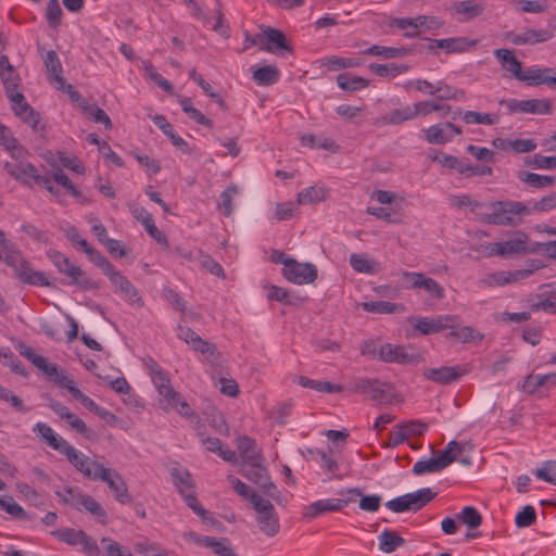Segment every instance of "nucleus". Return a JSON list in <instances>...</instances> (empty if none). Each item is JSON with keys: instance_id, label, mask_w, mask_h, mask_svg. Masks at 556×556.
Here are the masks:
<instances>
[{"instance_id": "obj_1", "label": "nucleus", "mask_w": 556, "mask_h": 556, "mask_svg": "<svg viewBox=\"0 0 556 556\" xmlns=\"http://www.w3.org/2000/svg\"><path fill=\"white\" fill-rule=\"evenodd\" d=\"M33 431L37 433L49 447L64 455L67 462L87 479L94 481L101 469L104 467L103 464L98 460L90 459L86 454L76 450L47 424L37 422L33 427Z\"/></svg>"}, {"instance_id": "obj_2", "label": "nucleus", "mask_w": 556, "mask_h": 556, "mask_svg": "<svg viewBox=\"0 0 556 556\" xmlns=\"http://www.w3.org/2000/svg\"><path fill=\"white\" fill-rule=\"evenodd\" d=\"M491 212L482 215L489 225L516 227L521 225L522 216L530 215L531 208L519 201H496L490 203Z\"/></svg>"}, {"instance_id": "obj_3", "label": "nucleus", "mask_w": 556, "mask_h": 556, "mask_svg": "<svg viewBox=\"0 0 556 556\" xmlns=\"http://www.w3.org/2000/svg\"><path fill=\"white\" fill-rule=\"evenodd\" d=\"M464 451V445L457 441H450L438 456L429 459H420L413 466V472L417 476L439 472L455 462Z\"/></svg>"}, {"instance_id": "obj_4", "label": "nucleus", "mask_w": 556, "mask_h": 556, "mask_svg": "<svg viewBox=\"0 0 556 556\" xmlns=\"http://www.w3.org/2000/svg\"><path fill=\"white\" fill-rule=\"evenodd\" d=\"M252 508L258 530L268 538L276 536L280 531V520L271 502L261 495H253Z\"/></svg>"}, {"instance_id": "obj_5", "label": "nucleus", "mask_w": 556, "mask_h": 556, "mask_svg": "<svg viewBox=\"0 0 556 556\" xmlns=\"http://www.w3.org/2000/svg\"><path fill=\"white\" fill-rule=\"evenodd\" d=\"M351 389L357 393L366 394L371 401L378 404H389L393 400V387L390 383L382 382L378 379L366 377L355 378L351 382Z\"/></svg>"}, {"instance_id": "obj_6", "label": "nucleus", "mask_w": 556, "mask_h": 556, "mask_svg": "<svg viewBox=\"0 0 556 556\" xmlns=\"http://www.w3.org/2000/svg\"><path fill=\"white\" fill-rule=\"evenodd\" d=\"M49 260L58 268L59 273L65 275L71 279L73 285L83 289H91L94 283L86 276L80 266L72 263L68 257L55 250L47 252Z\"/></svg>"}, {"instance_id": "obj_7", "label": "nucleus", "mask_w": 556, "mask_h": 556, "mask_svg": "<svg viewBox=\"0 0 556 556\" xmlns=\"http://www.w3.org/2000/svg\"><path fill=\"white\" fill-rule=\"evenodd\" d=\"M434 496L435 493H433L430 488H422L416 492L406 493L388 501L386 507L393 513H403L406 510L417 511L431 502Z\"/></svg>"}, {"instance_id": "obj_8", "label": "nucleus", "mask_w": 556, "mask_h": 556, "mask_svg": "<svg viewBox=\"0 0 556 556\" xmlns=\"http://www.w3.org/2000/svg\"><path fill=\"white\" fill-rule=\"evenodd\" d=\"M241 472L247 479L256 484L267 496L271 498L278 497L279 491L270 481L268 471L263 465V462H256V464H243Z\"/></svg>"}, {"instance_id": "obj_9", "label": "nucleus", "mask_w": 556, "mask_h": 556, "mask_svg": "<svg viewBox=\"0 0 556 556\" xmlns=\"http://www.w3.org/2000/svg\"><path fill=\"white\" fill-rule=\"evenodd\" d=\"M528 241V235L522 231H518L511 239L490 243L488 245L489 254L508 257L515 254L531 253V243Z\"/></svg>"}, {"instance_id": "obj_10", "label": "nucleus", "mask_w": 556, "mask_h": 556, "mask_svg": "<svg viewBox=\"0 0 556 556\" xmlns=\"http://www.w3.org/2000/svg\"><path fill=\"white\" fill-rule=\"evenodd\" d=\"M412 325L421 334L428 336L446 329H454L458 325V316L437 315L432 317H417L412 319Z\"/></svg>"}, {"instance_id": "obj_11", "label": "nucleus", "mask_w": 556, "mask_h": 556, "mask_svg": "<svg viewBox=\"0 0 556 556\" xmlns=\"http://www.w3.org/2000/svg\"><path fill=\"white\" fill-rule=\"evenodd\" d=\"M501 104L505 105L510 113L519 112L538 115H548L552 113V102L548 99H508L502 100Z\"/></svg>"}, {"instance_id": "obj_12", "label": "nucleus", "mask_w": 556, "mask_h": 556, "mask_svg": "<svg viewBox=\"0 0 556 556\" xmlns=\"http://www.w3.org/2000/svg\"><path fill=\"white\" fill-rule=\"evenodd\" d=\"M94 481L106 483L118 503L125 505L131 502L132 498L128 492V488L122 476L115 469L104 466Z\"/></svg>"}, {"instance_id": "obj_13", "label": "nucleus", "mask_w": 556, "mask_h": 556, "mask_svg": "<svg viewBox=\"0 0 556 556\" xmlns=\"http://www.w3.org/2000/svg\"><path fill=\"white\" fill-rule=\"evenodd\" d=\"M471 367L469 364H459L455 366H442L439 368H427L424 370V377L427 380L439 384H450L460 377L469 374Z\"/></svg>"}, {"instance_id": "obj_14", "label": "nucleus", "mask_w": 556, "mask_h": 556, "mask_svg": "<svg viewBox=\"0 0 556 556\" xmlns=\"http://www.w3.org/2000/svg\"><path fill=\"white\" fill-rule=\"evenodd\" d=\"M283 277L295 285H307L317 278V267L311 263H299L294 258L282 268Z\"/></svg>"}, {"instance_id": "obj_15", "label": "nucleus", "mask_w": 556, "mask_h": 556, "mask_svg": "<svg viewBox=\"0 0 556 556\" xmlns=\"http://www.w3.org/2000/svg\"><path fill=\"white\" fill-rule=\"evenodd\" d=\"M507 37L513 45L533 46L551 40L554 37V31L548 28H526L519 34H508Z\"/></svg>"}, {"instance_id": "obj_16", "label": "nucleus", "mask_w": 556, "mask_h": 556, "mask_svg": "<svg viewBox=\"0 0 556 556\" xmlns=\"http://www.w3.org/2000/svg\"><path fill=\"white\" fill-rule=\"evenodd\" d=\"M108 277L115 291L119 292L126 301L136 303L139 306L143 305L142 298L139 295L137 288L121 271L114 269Z\"/></svg>"}, {"instance_id": "obj_17", "label": "nucleus", "mask_w": 556, "mask_h": 556, "mask_svg": "<svg viewBox=\"0 0 556 556\" xmlns=\"http://www.w3.org/2000/svg\"><path fill=\"white\" fill-rule=\"evenodd\" d=\"M532 274L531 269H517L513 271H497L485 276L480 282L486 287L505 286L507 283L528 278Z\"/></svg>"}, {"instance_id": "obj_18", "label": "nucleus", "mask_w": 556, "mask_h": 556, "mask_svg": "<svg viewBox=\"0 0 556 556\" xmlns=\"http://www.w3.org/2000/svg\"><path fill=\"white\" fill-rule=\"evenodd\" d=\"M16 277L24 283L37 285V286H49V281L43 273L34 271L30 267L29 262L23 256L13 267Z\"/></svg>"}, {"instance_id": "obj_19", "label": "nucleus", "mask_w": 556, "mask_h": 556, "mask_svg": "<svg viewBox=\"0 0 556 556\" xmlns=\"http://www.w3.org/2000/svg\"><path fill=\"white\" fill-rule=\"evenodd\" d=\"M392 25L401 29H406L407 27H410V30L405 31L404 36L407 38H414L418 35L419 27L426 26L427 28H431L432 26H439L440 23L434 17L420 15L415 18H395L392 22Z\"/></svg>"}, {"instance_id": "obj_20", "label": "nucleus", "mask_w": 556, "mask_h": 556, "mask_svg": "<svg viewBox=\"0 0 556 556\" xmlns=\"http://www.w3.org/2000/svg\"><path fill=\"white\" fill-rule=\"evenodd\" d=\"M4 169L16 180L28 184L29 179H36L39 175L38 169L29 162L22 161L20 163L5 162Z\"/></svg>"}, {"instance_id": "obj_21", "label": "nucleus", "mask_w": 556, "mask_h": 556, "mask_svg": "<svg viewBox=\"0 0 556 556\" xmlns=\"http://www.w3.org/2000/svg\"><path fill=\"white\" fill-rule=\"evenodd\" d=\"M43 63L50 74L51 84H53L55 88L64 90L65 79L62 76L63 67L56 52L53 50L48 51L43 59Z\"/></svg>"}, {"instance_id": "obj_22", "label": "nucleus", "mask_w": 556, "mask_h": 556, "mask_svg": "<svg viewBox=\"0 0 556 556\" xmlns=\"http://www.w3.org/2000/svg\"><path fill=\"white\" fill-rule=\"evenodd\" d=\"M237 447L243 458V464H256V462H264L261 451L256 446L255 440L248 435L239 437L237 440Z\"/></svg>"}, {"instance_id": "obj_23", "label": "nucleus", "mask_w": 556, "mask_h": 556, "mask_svg": "<svg viewBox=\"0 0 556 556\" xmlns=\"http://www.w3.org/2000/svg\"><path fill=\"white\" fill-rule=\"evenodd\" d=\"M153 123L166 135L172 144L184 153L191 154L193 149L189 147L184 138L175 134L173 126L165 119L163 115H154L152 117Z\"/></svg>"}, {"instance_id": "obj_24", "label": "nucleus", "mask_w": 556, "mask_h": 556, "mask_svg": "<svg viewBox=\"0 0 556 556\" xmlns=\"http://www.w3.org/2000/svg\"><path fill=\"white\" fill-rule=\"evenodd\" d=\"M350 500L351 498H327L316 501L309 505L307 516L315 518L320 514L340 510L350 503Z\"/></svg>"}, {"instance_id": "obj_25", "label": "nucleus", "mask_w": 556, "mask_h": 556, "mask_svg": "<svg viewBox=\"0 0 556 556\" xmlns=\"http://www.w3.org/2000/svg\"><path fill=\"white\" fill-rule=\"evenodd\" d=\"M452 10L456 15L460 16L459 21L468 22L483 14L484 7L475 0H464L455 2L452 5Z\"/></svg>"}, {"instance_id": "obj_26", "label": "nucleus", "mask_w": 556, "mask_h": 556, "mask_svg": "<svg viewBox=\"0 0 556 556\" xmlns=\"http://www.w3.org/2000/svg\"><path fill=\"white\" fill-rule=\"evenodd\" d=\"M264 45H270L275 51L269 52L278 55H281L282 51L292 50L286 35L281 30L271 27L264 29Z\"/></svg>"}, {"instance_id": "obj_27", "label": "nucleus", "mask_w": 556, "mask_h": 556, "mask_svg": "<svg viewBox=\"0 0 556 556\" xmlns=\"http://www.w3.org/2000/svg\"><path fill=\"white\" fill-rule=\"evenodd\" d=\"M494 55L502 67L507 71L510 77L517 79L521 72V63L516 59L514 52L509 49L501 48L494 50Z\"/></svg>"}, {"instance_id": "obj_28", "label": "nucleus", "mask_w": 556, "mask_h": 556, "mask_svg": "<svg viewBox=\"0 0 556 556\" xmlns=\"http://www.w3.org/2000/svg\"><path fill=\"white\" fill-rule=\"evenodd\" d=\"M438 48L444 49L448 53L463 52L478 45V39H469L467 37L446 38L434 40Z\"/></svg>"}, {"instance_id": "obj_29", "label": "nucleus", "mask_w": 556, "mask_h": 556, "mask_svg": "<svg viewBox=\"0 0 556 556\" xmlns=\"http://www.w3.org/2000/svg\"><path fill=\"white\" fill-rule=\"evenodd\" d=\"M456 115H460L462 119L466 124H482V125H494L500 121V116L497 114H489L477 111H465L462 112L459 109L457 112H454L452 118L455 119Z\"/></svg>"}, {"instance_id": "obj_30", "label": "nucleus", "mask_w": 556, "mask_h": 556, "mask_svg": "<svg viewBox=\"0 0 556 556\" xmlns=\"http://www.w3.org/2000/svg\"><path fill=\"white\" fill-rule=\"evenodd\" d=\"M446 122L438 123L424 129L425 140L430 144H445L451 142Z\"/></svg>"}, {"instance_id": "obj_31", "label": "nucleus", "mask_w": 556, "mask_h": 556, "mask_svg": "<svg viewBox=\"0 0 556 556\" xmlns=\"http://www.w3.org/2000/svg\"><path fill=\"white\" fill-rule=\"evenodd\" d=\"M552 73L553 68H526L521 70L517 79L529 86L548 85V75Z\"/></svg>"}, {"instance_id": "obj_32", "label": "nucleus", "mask_w": 556, "mask_h": 556, "mask_svg": "<svg viewBox=\"0 0 556 556\" xmlns=\"http://www.w3.org/2000/svg\"><path fill=\"white\" fill-rule=\"evenodd\" d=\"M458 321H460L459 318ZM448 338L460 343H470L482 341L483 334L471 326L457 325L454 329H451Z\"/></svg>"}, {"instance_id": "obj_33", "label": "nucleus", "mask_w": 556, "mask_h": 556, "mask_svg": "<svg viewBox=\"0 0 556 556\" xmlns=\"http://www.w3.org/2000/svg\"><path fill=\"white\" fill-rule=\"evenodd\" d=\"M350 265L356 273L361 274L375 275L380 270V264L366 257L364 254H351Z\"/></svg>"}, {"instance_id": "obj_34", "label": "nucleus", "mask_w": 556, "mask_h": 556, "mask_svg": "<svg viewBox=\"0 0 556 556\" xmlns=\"http://www.w3.org/2000/svg\"><path fill=\"white\" fill-rule=\"evenodd\" d=\"M85 508L92 514L101 523H106V513L102 506L90 495L78 493L77 494V508Z\"/></svg>"}, {"instance_id": "obj_35", "label": "nucleus", "mask_w": 556, "mask_h": 556, "mask_svg": "<svg viewBox=\"0 0 556 556\" xmlns=\"http://www.w3.org/2000/svg\"><path fill=\"white\" fill-rule=\"evenodd\" d=\"M201 545L212 548L217 556H238L227 539L204 536L201 539Z\"/></svg>"}, {"instance_id": "obj_36", "label": "nucleus", "mask_w": 556, "mask_h": 556, "mask_svg": "<svg viewBox=\"0 0 556 556\" xmlns=\"http://www.w3.org/2000/svg\"><path fill=\"white\" fill-rule=\"evenodd\" d=\"M191 349L205 356L206 361L212 365H217L220 362V354L214 343L203 340L201 337L195 340Z\"/></svg>"}, {"instance_id": "obj_37", "label": "nucleus", "mask_w": 556, "mask_h": 556, "mask_svg": "<svg viewBox=\"0 0 556 556\" xmlns=\"http://www.w3.org/2000/svg\"><path fill=\"white\" fill-rule=\"evenodd\" d=\"M410 52V49L405 47H383L378 45H372L367 50L364 51L365 54L382 56L384 59H393V58H403Z\"/></svg>"}, {"instance_id": "obj_38", "label": "nucleus", "mask_w": 556, "mask_h": 556, "mask_svg": "<svg viewBox=\"0 0 556 556\" xmlns=\"http://www.w3.org/2000/svg\"><path fill=\"white\" fill-rule=\"evenodd\" d=\"M369 68L372 73L380 77H396L401 74H404L410 70L409 65L406 64H376L372 63L369 65Z\"/></svg>"}, {"instance_id": "obj_39", "label": "nucleus", "mask_w": 556, "mask_h": 556, "mask_svg": "<svg viewBox=\"0 0 556 556\" xmlns=\"http://www.w3.org/2000/svg\"><path fill=\"white\" fill-rule=\"evenodd\" d=\"M518 177L522 182L535 189L548 188L555 184L554 176L521 172Z\"/></svg>"}, {"instance_id": "obj_40", "label": "nucleus", "mask_w": 556, "mask_h": 556, "mask_svg": "<svg viewBox=\"0 0 556 556\" xmlns=\"http://www.w3.org/2000/svg\"><path fill=\"white\" fill-rule=\"evenodd\" d=\"M378 539L379 548L383 553L388 554L394 552L399 546H402L405 543L404 539L401 535H399L395 531H391L388 529H384Z\"/></svg>"}, {"instance_id": "obj_41", "label": "nucleus", "mask_w": 556, "mask_h": 556, "mask_svg": "<svg viewBox=\"0 0 556 556\" xmlns=\"http://www.w3.org/2000/svg\"><path fill=\"white\" fill-rule=\"evenodd\" d=\"M170 476L173 478L175 486L178 489L181 495H185V492L193 490V480L188 470L181 468H173L170 471Z\"/></svg>"}, {"instance_id": "obj_42", "label": "nucleus", "mask_w": 556, "mask_h": 556, "mask_svg": "<svg viewBox=\"0 0 556 556\" xmlns=\"http://www.w3.org/2000/svg\"><path fill=\"white\" fill-rule=\"evenodd\" d=\"M253 79L260 86H269L279 78V70L274 65H266L253 72Z\"/></svg>"}, {"instance_id": "obj_43", "label": "nucleus", "mask_w": 556, "mask_h": 556, "mask_svg": "<svg viewBox=\"0 0 556 556\" xmlns=\"http://www.w3.org/2000/svg\"><path fill=\"white\" fill-rule=\"evenodd\" d=\"M338 86L345 91H356L364 89L369 85V81L361 76H350L348 73H342L337 77Z\"/></svg>"}, {"instance_id": "obj_44", "label": "nucleus", "mask_w": 556, "mask_h": 556, "mask_svg": "<svg viewBox=\"0 0 556 556\" xmlns=\"http://www.w3.org/2000/svg\"><path fill=\"white\" fill-rule=\"evenodd\" d=\"M52 178L59 185L64 187L79 203L85 204L89 202V199L74 186L72 180L67 177V175L63 173V170H55L52 175Z\"/></svg>"}, {"instance_id": "obj_45", "label": "nucleus", "mask_w": 556, "mask_h": 556, "mask_svg": "<svg viewBox=\"0 0 556 556\" xmlns=\"http://www.w3.org/2000/svg\"><path fill=\"white\" fill-rule=\"evenodd\" d=\"M434 96L439 100H463L465 98V91L439 80L434 86Z\"/></svg>"}, {"instance_id": "obj_46", "label": "nucleus", "mask_w": 556, "mask_h": 556, "mask_svg": "<svg viewBox=\"0 0 556 556\" xmlns=\"http://www.w3.org/2000/svg\"><path fill=\"white\" fill-rule=\"evenodd\" d=\"M182 111L189 115L190 118L194 119L199 125L212 128L213 122L207 118L201 111L192 105L189 98H181L179 100Z\"/></svg>"}, {"instance_id": "obj_47", "label": "nucleus", "mask_w": 556, "mask_h": 556, "mask_svg": "<svg viewBox=\"0 0 556 556\" xmlns=\"http://www.w3.org/2000/svg\"><path fill=\"white\" fill-rule=\"evenodd\" d=\"M362 307L366 312L376 314H392L402 308L401 305L388 301L364 302L362 303Z\"/></svg>"}, {"instance_id": "obj_48", "label": "nucleus", "mask_w": 556, "mask_h": 556, "mask_svg": "<svg viewBox=\"0 0 556 556\" xmlns=\"http://www.w3.org/2000/svg\"><path fill=\"white\" fill-rule=\"evenodd\" d=\"M416 117V110L414 105H406L396 110H393L387 116V123L392 125H400L406 121H410Z\"/></svg>"}, {"instance_id": "obj_49", "label": "nucleus", "mask_w": 556, "mask_h": 556, "mask_svg": "<svg viewBox=\"0 0 556 556\" xmlns=\"http://www.w3.org/2000/svg\"><path fill=\"white\" fill-rule=\"evenodd\" d=\"M324 65L330 71H339L342 68L357 67L362 65V60L358 58L331 56L325 60Z\"/></svg>"}, {"instance_id": "obj_50", "label": "nucleus", "mask_w": 556, "mask_h": 556, "mask_svg": "<svg viewBox=\"0 0 556 556\" xmlns=\"http://www.w3.org/2000/svg\"><path fill=\"white\" fill-rule=\"evenodd\" d=\"M325 200V190L320 188L309 187L298 193V204H313Z\"/></svg>"}, {"instance_id": "obj_51", "label": "nucleus", "mask_w": 556, "mask_h": 556, "mask_svg": "<svg viewBox=\"0 0 556 556\" xmlns=\"http://www.w3.org/2000/svg\"><path fill=\"white\" fill-rule=\"evenodd\" d=\"M160 395V405L162 409L169 412L178 406V401L180 400V395L178 392L174 390V388L168 386L161 392Z\"/></svg>"}, {"instance_id": "obj_52", "label": "nucleus", "mask_w": 556, "mask_h": 556, "mask_svg": "<svg viewBox=\"0 0 556 556\" xmlns=\"http://www.w3.org/2000/svg\"><path fill=\"white\" fill-rule=\"evenodd\" d=\"M63 11L59 0H49L46 9V18L51 28H58L62 22Z\"/></svg>"}, {"instance_id": "obj_53", "label": "nucleus", "mask_w": 556, "mask_h": 556, "mask_svg": "<svg viewBox=\"0 0 556 556\" xmlns=\"http://www.w3.org/2000/svg\"><path fill=\"white\" fill-rule=\"evenodd\" d=\"M458 519L471 529L478 528L482 522L480 513L472 506L464 507L458 515Z\"/></svg>"}, {"instance_id": "obj_54", "label": "nucleus", "mask_w": 556, "mask_h": 556, "mask_svg": "<svg viewBox=\"0 0 556 556\" xmlns=\"http://www.w3.org/2000/svg\"><path fill=\"white\" fill-rule=\"evenodd\" d=\"M239 190L236 185L228 186L219 195V207L223 210L225 216H230L232 213V200L238 194Z\"/></svg>"}, {"instance_id": "obj_55", "label": "nucleus", "mask_w": 556, "mask_h": 556, "mask_svg": "<svg viewBox=\"0 0 556 556\" xmlns=\"http://www.w3.org/2000/svg\"><path fill=\"white\" fill-rule=\"evenodd\" d=\"M51 534L60 541L67 543L68 545H77L79 539L84 536V531L75 530L72 528H63L52 531Z\"/></svg>"}, {"instance_id": "obj_56", "label": "nucleus", "mask_w": 556, "mask_h": 556, "mask_svg": "<svg viewBox=\"0 0 556 556\" xmlns=\"http://www.w3.org/2000/svg\"><path fill=\"white\" fill-rule=\"evenodd\" d=\"M526 164L539 169L556 168V156L534 154L526 159Z\"/></svg>"}, {"instance_id": "obj_57", "label": "nucleus", "mask_w": 556, "mask_h": 556, "mask_svg": "<svg viewBox=\"0 0 556 556\" xmlns=\"http://www.w3.org/2000/svg\"><path fill=\"white\" fill-rule=\"evenodd\" d=\"M536 520L535 508L531 505H526L521 511L515 517V525L518 528H527L532 526Z\"/></svg>"}, {"instance_id": "obj_58", "label": "nucleus", "mask_w": 556, "mask_h": 556, "mask_svg": "<svg viewBox=\"0 0 556 556\" xmlns=\"http://www.w3.org/2000/svg\"><path fill=\"white\" fill-rule=\"evenodd\" d=\"M0 507L17 519L26 518V511L13 500L12 496H2L0 498Z\"/></svg>"}, {"instance_id": "obj_59", "label": "nucleus", "mask_w": 556, "mask_h": 556, "mask_svg": "<svg viewBox=\"0 0 556 556\" xmlns=\"http://www.w3.org/2000/svg\"><path fill=\"white\" fill-rule=\"evenodd\" d=\"M66 420V422L78 433L83 434L85 438L89 439L92 434V431L87 427L85 421L73 414L71 410L65 414V416L62 418Z\"/></svg>"}, {"instance_id": "obj_60", "label": "nucleus", "mask_w": 556, "mask_h": 556, "mask_svg": "<svg viewBox=\"0 0 556 556\" xmlns=\"http://www.w3.org/2000/svg\"><path fill=\"white\" fill-rule=\"evenodd\" d=\"M535 477L556 485V462L547 460L542 468L535 470Z\"/></svg>"}, {"instance_id": "obj_61", "label": "nucleus", "mask_w": 556, "mask_h": 556, "mask_svg": "<svg viewBox=\"0 0 556 556\" xmlns=\"http://www.w3.org/2000/svg\"><path fill=\"white\" fill-rule=\"evenodd\" d=\"M18 117L30 125L35 132L42 134L45 130V125L40 123L39 113L34 111L33 108H26L24 114L18 115Z\"/></svg>"}, {"instance_id": "obj_62", "label": "nucleus", "mask_w": 556, "mask_h": 556, "mask_svg": "<svg viewBox=\"0 0 556 556\" xmlns=\"http://www.w3.org/2000/svg\"><path fill=\"white\" fill-rule=\"evenodd\" d=\"M87 255L106 276L115 269L111 262L98 250H87Z\"/></svg>"}, {"instance_id": "obj_63", "label": "nucleus", "mask_w": 556, "mask_h": 556, "mask_svg": "<svg viewBox=\"0 0 556 556\" xmlns=\"http://www.w3.org/2000/svg\"><path fill=\"white\" fill-rule=\"evenodd\" d=\"M531 208L532 212H549L556 208V191L543 197L541 200L533 203Z\"/></svg>"}, {"instance_id": "obj_64", "label": "nucleus", "mask_w": 556, "mask_h": 556, "mask_svg": "<svg viewBox=\"0 0 556 556\" xmlns=\"http://www.w3.org/2000/svg\"><path fill=\"white\" fill-rule=\"evenodd\" d=\"M531 253H541L544 256L556 258V240L531 243Z\"/></svg>"}]
</instances>
